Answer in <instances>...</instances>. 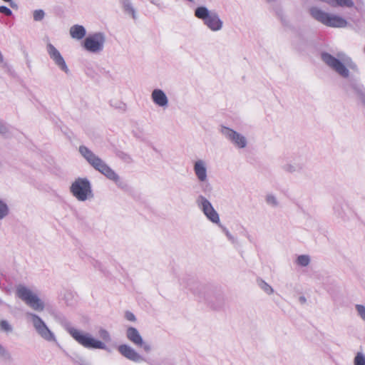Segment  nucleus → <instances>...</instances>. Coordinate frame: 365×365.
Here are the masks:
<instances>
[{
	"label": "nucleus",
	"mask_w": 365,
	"mask_h": 365,
	"mask_svg": "<svg viewBox=\"0 0 365 365\" xmlns=\"http://www.w3.org/2000/svg\"><path fill=\"white\" fill-rule=\"evenodd\" d=\"M78 150L81 155L96 170H98L110 180L113 181L118 187L123 188L126 186L120 177L88 148L85 145H81Z\"/></svg>",
	"instance_id": "f257e3e1"
},
{
	"label": "nucleus",
	"mask_w": 365,
	"mask_h": 365,
	"mask_svg": "<svg viewBox=\"0 0 365 365\" xmlns=\"http://www.w3.org/2000/svg\"><path fill=\"white\" fill-rule=\"evenodd\" d=\"M321 59L330 69L344 78L349 77V68H357L352 59L342 52L338 53L336 56L328 52H322Z\"/></svg>",
	"instance_id": "f03ea898"
},
{
	"label": "nucleus",
	"mask_w": 365,
	"mask_h": 365,
	"mask_svg": "<svg viewBox=\"0 0 365 365\" xmlns=\"http://www.w3.org/2000/svg\"><path fill=\"white\" fill-rule=\"evenodd\" d=\"M64 327L72 338L84 348L88 349H102L109 353L111 352V349L105 342L95 339L90 333L78 329L70 324H65Z\"/></svg>",
	"instance_id": "7ed1b4c3"
},
{
	"label": "nucleus",
	"mask_w": 365,
	"mask_h": 365,
	"mask_svg": "<svg viewBox=\"0 0 365 365\" xmlns=\"http://www.w3.org/2000/svg\"><path fill=\"white\" fill-rule=\"evenodd\" d=\"M311 16L322 24L331 28H345L347 21L341 16L328 13L317 6H312L309 9Z\"/></svg>",
	"instance_id": "20e7f679"
},
{
	"label": "nucleus",
	"mask_w": 365,
	"mask_h": 365,
	"mask_svg": "<svg viewBox=\"0 0 365 365\" xmlns=\"http://www.w3.org/2000/svg\"><path fill=\"white\" fill-rule=\"evenodd\" d=\"M196 18L202 21L204 25L212 32H218L223 28V21L218 13L210 11L206 6H198L195 10Z\"/></svg>",
	"instance_id": "39448f33"
},
{
	"label": "nucleus",
	"mask_w": 365,
	"mask_h": 365,
	"mask_svg": "<svg viewBox=\"0 0 365 365\" xmlns=\"http://www.w3.org/2000/svg\"><path fill=\"white\" fill-rule=\"evenodd\" d=\"M70 192L80 202H85L93 197L91 182L86 178H76L70 186Z\"/></svg>",
	"instance_id": "423d86ee"
},
{
	"label": "nucleus",
	"mask_w": 365,
	"mask_h": 365,
	"mask_svg": "<svg viewBox=\"0 0 365 365\" xmlns=\"http://www.w3.org/2000/svg\"><path fill=\"white\" fill-rule=\"evenodd\" d=\"M16 296L24 301L29 307L36 312H42L45 308L43 302L29 288L23 284L16 286Z\"/></svg>",
	"instance_id": "0eeeda50"
},
{
	"label": "nucleus",
	"mask_w": 365,
	"mask_h": 365,
	"mask_svg": "<svg viewBox=\"0 0 365 365\" xmlns=\"http://www.w3.org/2000/svg\"><path fill=\"white\" fill-rule=\"evenodd\" d=\"M218 131L236 149L242 150L247 147L248 140L242 133L223 125L219 126Z\"/></svg>",
	"instance_id": "6e6552de"
},
{
	"label": "nucleus",
	"mask_w": 365,
	"mask_h": 365,
	"mask_svg": "<svg viewBox=\"0 0 365 365\" xmlns=\"http://www.w3.org/2000/svg\"><path fill=\"white\" fill-rule=\"evenodd\" d=\"M38 334L43 340L48 342H56L57 339L54 333L48 327L45 322L37 314L32 312L26 314Z\"/></svg>",
	"instance_id": "1a4fd4ad"
},
{
	"label": "nucleus",
	"mask_w": 365,
	"mask_h": 365,
	"mask_svg": "<svg viewBox=\"0 0 365 365\" xmlns=\"http://www.w3.org/2000/svg\"><path fill=\"white\" fill-rule=\"evenodd\" d=\"M106 41V35L103 32H96L85 38L82 46L88 52L99 53L103 51Z\"/></svg>",
	"instance_id": "9d476101"
},
{
	"label": "nucleus",
	"mask_w": 365,
	"mask_h": 365,
	"mask_svg": "<svg viewBox=\"0 0 365 365\" xmlns=\"http://www.w3.org/2000/svg\"><path fill=\"white\" fill-rule=\"evenodd\" d=\"M193 171L197 181L201 183L202 192H210L212 190V187L208 182L207 163L206 161L202 159L195 160L193 163Z\"/></svg>",
	"instance_id": "9b49d317"
},
{
	"label": "nucleus",
	"mask_w": 365,
	"mask_h": 365,
	"mask_svg": "<svg viewBox=\"0 0 365 365\" xmlns=\"http://www.w3.org/2000/svg\"><path fill=\"white\" fill-rule=\"evenodd\" d=\"M196 205L203 212L205 217L212 222L220 224V216L211 202L202 195H200L195 200Z\"/></svg>",
	"instance_id": "f8f14e48"
},
{
	"label": "nucleus",
	"mask_w": 365,
	"mask_h": 365,
	"mask_svg": "<svg viewBox=\"0 0 365 365\" xmlns=\"http://www.w3.org/2000/svg\"><path fill=\"white\" fill-rule=\"evenodd\" d=\"M46 51L55 65L65 73L70 74L71 71L59 51L51 43L47 44Z\"/></svg>",
	"instance_id": "ddd939ff"
},
{
	"label": "nucleus",
	"mask_w": 365,
	"mask_h": 365,
	"mask_svg": "<svg viewBox=\"0 0 365 365\" xmlns=\"http://www.w3.org/2000/svg\"><path fill=\"white\" fill-rule=\"evenodd\" d=\"M118 352L125 359L135 363L145 361V359L131 346L123 344L118 346Z\"/></svg>",
	"instance_id": "4468645a"
},
{
	"label": "nucleus",
	"mask_w": 365,
	"mask_h": 365,
	"mask_svg": "<svg viewBox=\"0 0 365 365\" xmlns=\"http://www.w3.org/2000/svg\"><path fill=\"white\" fill-rule=\"evenodd\" d=\"M151 99L155 106L163 109H165L168 107V98L162 89H154L151 93Z\"/></svg>",
	"instance_id": "2eb2a0df"
},
{
	"label": "nucleus",
	"mask_w": 365,
	"mask_h": 365,
	"mask_svg": "<svg viewBox=\"0 0 365 365\" xmlns=\"http://www.w3.org/2000/svg\"><path fill=\"white\" fill-rule=\"evenodd\" d=\"M345 89L348 93L355 95L365 106V88L362 84L351 83L345 86Z\"/></svg>",
	"instance_id": "dca6fc26"
},
{
	"label": "nucleus",
	"mask_w": 365,
	"mask_h": 365,
	"mask_svg": "<svg viewBox=\"0 0 365 365\" xmlns=\"http://www.w3.org/2000/svg\"><path fill=\"white\" fill-rule=\"evenodd\" d=\"M125 336L127 339L135 346L143 345V339L136 328L128 327L125 331Z\"/></svg>",
	"instance_id": "f3484780"
},
{
	"label": "nucleus",
	"mask_w": 365,
	"mask_h": 365,
	"mask_svg": "<svg viewBox=\"0 0 365 365\" xmlns=\"http://www.w3.org/2000/svg\"><path fill=\"white\" fill-rule=\"evenodd\" d=\"M304 163L302 161L289 162L282 166V169L287 173H300L304 168Z\"/></svg>",
	"instance_id": "a211bd4d"
},
{
	"label": "nucleus",
	"mask_w": 365,
	"mask_h": 365,
	"mask_svg": "<svg viewBox=\"0 0 365 365\" xmlns=\"http://www.w3.org/2000/svg\"><path fill=\"white\" fill-rule=\"evenodd\" d=\"M69 34L73 39L79 41L85 38L86 30L83 26L75 24L70 28Z\"/></svg>",
	"instance_id": "6ab92c4d"
},
{
	"label": "nucleus",
	"mask_w": 365,
	"mask_h": 365,
	"mask_svg": "<svg viewBox=\"0 0 365 365\" xmlns=\"http://www.w3.org/2000/svg\"><path fill=\"white\" fill-rule=\"evenodd\" d=\"M322 2L326 3L331 7H347L351 8L354 4L352 0H320Z\"/></svg>",
	"instance_id": "aec40b11"
},
{
	"label": "nucleus",
	"mask_w": 365,
	"mask_h": 365,
	"mask_svg": "<svg viewBox=\"0 0 365 365\" xmlns=\"http://www.w3.org/2000/svg\"><path fill=\"white\" fill-rule=\"evenodd\" d=\"M122 4L124 9V11L129 15H131L132 17L135 19H136V13L134 8L132 6V4L129 0H122Z\"/></svg>",
	"instance_id": "412c9836"
},
{
	"label": "nucleus",
	"mask_w": 365,
	"mask_h": 365,
	"mask_svg": "<svg viewBox=\"0 0 365 365\" xmlns=\"http://www.w3.org/2000/svg\"><path fill=\"white\" fill-rule=\"evenodd\" d=\"M311 262L310 257L308 255H299L296 259V264L300 267H307Z\"/></svg>",
	"instance_id": "4be33fe9"
},
{
	"label": "nucleus",
	"mask_w": 365,
	"mask_h": 365,
	"mask_svg": "<svg viewBox=\"0 0 365 365\" xmlns=\"http://www.w3.org/2000/svg\"><path fill=\"white\" fill-rule=\"evenodd\" d=\"M257 284L266 294L270 295L274 293V289L264 280L262 279H258Z\"/></svg>",
	"instance_id": "5701e85b"
},
{
	"label": "nucleus",
	"mask_w": 365,
	"mask_h": 365,
	"mask_svg": "<svg viewBox=\"0 0 365 365\" xmlns=\"http://www.w3.org/2000/svg\"><path fill=\"white\" fill-rule=\"evenodd\" d=\"M265 202L267 205L275 208L279 206V201L276 196L272 193L267 194L265 196Z\"/></svg>",
	"instance_id": "b1692460"
},
{
	"label": "nucleus",
	"mask_w": 365,
	"mask_h": 365,
	"mask_svg": "<svg viewBox=\"0 0 365 365\" xmlns=\"http://www.w3.org/2000/svg\"><path fill=\"white\" fill-rule=\"evenodd\" d=\"M9 214V207L7 203L0 199V220L4 219Z\"/></svg>",
	"instance_id": "393cba45"
},
{
	"label": "nucleus",
	"mask_w": 365,
	"mask_h": 365,
	"mask_svg": "<svg viewBox=\"0 0 365 365\" xmlns=\"http://www.w3.org/2000/svg\"><path fill=\"white\" fill-rule=\"evenodd\" d=\"M354 365H365V355L362 352H358L354 359Z\"/></svg>",
	"instance_id": "a878e982"
},
{
	"label": "nucleus",
	"mask_w": 365,
	"mask_h": 365,
	"mask_svg": "<svg viewBox=\"0 0 365 365\" xmlns=\"http://www.w3.org/2000/svg\"><path fill=\"white\" fill-rule=\"evenodd\" d=\"M101 338L106 342H110L112 339L110 333L105 329H101L98 331Z\"/></svg>",
	"instance_id": "bb28decb"
},
{
	"label": "nucleus",
	"mask_w": 365,
	"mask_h": 365,
	"mask_svg": "<svg viewBox=\"0 0 365 365\" xmlns=\"http://www.w3.org/2000/svg\"><path fill=\"white\" fill-rule=\"evenodd\" d=\"M33 16L34 21H40L44 18L45 13L42 9H37L34 11Z\"/></svg>",
	"instance_id": "cd10ccee"
},
{
	"label": "nucleus",
	"mask_w": 365,
	"mask_h": 365,
	"mask_svg": "<svg viewBox=\"0 0 365 365\" xmlns=\"http://www.w3.org/2000/svg\"><path fill=\"white\" fill-rule=\"evenodd\" d=\"M9 134V128L8 125L1 120H0V135L7 136Z\"/></svg>",
	"instance_id": "c85d7f7f"
},
{
	"label": "nucleus",
	"mask_w": 365,
	"mask_h": 365,
	"mask_svg": "<svg viewBox=\"0 0 365 365\" xmlns=\"http://www.w3.org/2000/svg\"><path fill=\"white\" fill-rule=\"evenodd\" d=\"M356 309L357 311L358 315L361 318L363 321L365 322V307L361 304H356Z\"/></svg>",
	"instance_id": "c756f323"
},
{
	"label": "nucleus",
	"mask_w": 365,
	"mask_h": 365,
	"mask_svg": "<svg viewBox=\"0 0 365 365\" xmlns=\"http://www.w3.org/2000/svg\"><path fill=\"white\" fill-rule=\"evenodd\" d=\"M0 329L6 332H11L12 331L11 326L6 320H1L0 322Z\"/></svg>",
	"instance_id": "7c9ffc66"
},
{
	"label": "nucleus",
	"mask_w": 365,
	"mask_h": 365,
	"mask_svg": "<svg viewBox=\"0 0 365 365\" xmlns=\"http://www.w3.org/2000/svg\"><path fill=\"white\" fill-rule=\"evenodd\" d=\"M223 232H225V235L228 238V240L232 242L235 243L236 238L230 232V231L225 227H222Z\"/></svg>",
	"instance_id": "2f4dec72"
},
{
	"label": "nucleus",
	"mask_w": 365,
	"mask_h": 365,
	"mask_svg": "<svg viewBox=\"0 0 365 365\" xmlns=\"http://www.w3.org/2000/svg\"><path fill=\"white\" fill-rule=\"evenodd\" d=\"M0 13L3 14L7 16H10L12 15V11L6 6H0Z\"/></svg>",
	"instance_id": "473e14b6"
},
{
	"label": "nucleus",
	"mask_w": 365,
	"mask_h": 365,
	"mask_svg": "<svg viewBox=\"0 0 365 365\" xmlns=\"http://www.w3.org/2000/svg\"><path fill=\"white\" fill-rule=\"evenodd\" d=\"M125 317L128 321H130V322H135L136 321L135 316L130 312H126L125 314Z\"/></svg>",
	"instance_id": "72a5a7b5"
},
{
	"label": "nucleus",
	"mask_w": 365,
	"mask_h": 365,
	"mask_svg": "<svg viewBox=\"0 0 365 365\" xmlns=\"http://www.w3.org/2000/svg\"><path fill=\"white\" fill-rule=\"evenodd\" d=\"M138 347H142L143 348V349L147 351V352H149L150 350H151V346L150 345H149L148 344H146L143 341V345H140V346H137Z\"/></svg>",
	"instance_id": "f704fd0d"
},
{
	"label": "nucleus",
	"mask_w": 365,
	"mask_h": 365,
	"mask_svg": "<svg viewBox=\"0 0 365 365\" xmlns=\"http://www.w3.org/2000/svg\"><path fill=\"white\" fill-rule=\"evenodd\" d=\"M6 354V349L1 344H0V356H5Z\"/></svg>",
	"instance_id": "c9c22d12"
},
{
	"label": "nucleus",
	"mask_w": 365,
	"mask_h": 365,
	"mask_svg": "<svg viewBox=\"0 0 365 365\" xmlns=\"http://www.w3.org/2000/svg\"><path fill=\"white\" fill-rule=\"evenodd\" d=\"M299 302H300L301 304H305V303L307 302V299H306V297H304V296H301V297H299Z\"/></svg>",
	"instance_id": "e433bc0d"
},
{
	"label": "nucleus",
	"mask_w": 365,
	"mask_h": 365,
	"mask_svg": "<svg viewBox=\"0 0 365 365\" xmlns=\"http://www.w3.org/2000/svg\"><path fill=\"white\" fill-rule=\"evenodd\" d=\"M360 4H363L364 3V0H357Z\"/></svg>",
	"instance_id": "4c0bfd02"
},
{
	"label": "nucleus",
	"mask_w": 365,
	"mask_h": 365,
	"mask_svg": "<svg viewBox=\"0 0 365 365\" xmlns=\"http://www.w3.org/2000/svg\"><path fill=\"white\" fill-rule=\"evenodd\" d=\"M3 1H5V2H10V1H11L12 0H3Z\"/></svg>",
	"instance_id": "58836bf2"
},
{
	"label": "nucleus",
	"mask_w": 365,
	"mask_h": 365,
	"mask_svg": "<svg viewBox=\"0 0 365 365\" xmlns=\"http://www.w3.org/2000/svg\"><path fill=\"white\" fill-rule=\"evenodd\" d=\"M266 1L268 2H272V1H274L275 0H266Z\"/></svg>",
	"instance_id": "ea45409f"
},
{
	"label": "nucleus",
	"mask_w": 365,
	"mask_h": 365,
	"mask_svg": "<svg viewBox=\"0 0 365 365\" xmlns=\"http://www.w3.org/2000/svg\"><path fill=\"white\" fill-rule=\"evenodd\" d=\"M2 302H3L2 300L0 299V304H1Z\"/></svg>",
	"instance_id": "a19ab883"
},
{
	"label": "nucleus",
	"mask_w": 365,
	"mask_h": 365,
	"mask_svg": "<svg viewBox=\"0 0 365 365\" xmlns=\"http://www.w3.org/2000/svg\"><path fill=\"white\" fill-rule=\"evenodd\" d=\"M150 1H151V3L154 4V1H153V0H150Z\"/></svg>",
	"instance_id": "79ce46f5"
}]
</instances>
